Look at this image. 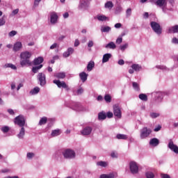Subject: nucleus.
Instances as JSON below:
<instances>
[{
    "mask_svg": "<svg viewBox=\"0 0 178 178\" xmlns=\"http://www.w3.org/2000/svg\"><path fill=\"white\" fill-rule=\"evenodd\" d=\"M15 124H17L21 127L19 134L17 135V137L20 140L24 138V135L26 134V129H24V126L26 124V119L23 115H19L14 119Z\"/></svg>",
    "mask_w": 178,
    "mask_h": 178,
    "instance_id": "f257e3e1",
    "label": "nucleus"
},
{
    "mask_svg": "<svg viewBox=\"0 0 178 178\" xmlns=\"http://www.w3.org/2000/svg\"><path fill=\"white\" fill-rule=\"evenodd\" d=\"M33 56V54L31 52L26 51H23L20 54V61L19 63L22 67L31 66L32 63L30 60V58Z\"/></svg>",
    "mask_w": 178,
    "mask_h": 178,
    "instance_id": "f03ea898",
    "label": "nucleus"
},
{
    "mask_svg": "<svg viewBox=\"0 0 178 178\" xmlns=\"http://www.w3.org/2000/svg\"><path fill=\"white\" fill-rule=\"evenodd\" d=\"M63 155L65 159H74V158H76V152L70 149L64 150L63 152Z\"/></svg>",
    "mask_w": 178,
    "mask_h": 178,
    "instance_id": "7ed1b4c3",
    "label": "nucleus"
},
{
    "mask_svg": "<svg viewBox=\"0 0 178 178\" xmlns=\"http://www.w3.org/2000/svg\"><path fill=\"white\" fill-rule=\"evenodd\" d=\"M151 133H152L151 129L146 127H143L142 129H140V138L144 140L145 138L149 137V134H151Z\"/></svg>",
    "mask_w": 178,
    "mask_h": 178,
    "instance_id": "20e7f679",
    "label": "nucleus"
},
{
    "mask_svg": "<svg viewBox=\"0 0 178 178\" xmlns=\"http://www.w3.org/2000/svg\"><path fill=\"white\" fill-rule=\"evenodd\" d=\"M150 26L152 29V30L156 33V34H162V29H161V25L158 24V22H152L150 23Z\"/></svg>",
    "mask_w": 178,
    "mask_h": 178,
    "instance_id": "39448f33",
    "label": "nucleus"
},
{
    "mask_svg": "<svg viewBox=\"0 0 178 178\" xmlns=\"http://www.w3.org/2000/svg\"><path fill=\"white\" fill-rule=\"evenodd\" d=\"M53 83L54 84H56V86H57V87H58V88H65V90L67 91H69V90H70V88L66 84V82H65V81H60L59 80H54Z\"/></svg>",
    "mask_w": 178,
    "mask_h": 178,
    "instance_id": "423d86ee",
    "label": "nucleus"
},
{
    "mask_svg": "<svg viewBox=\"0 0 178 178\" xmlns=\"http://www.w3.org/2000/svg\"><path fill=\"white\" fill-rule=\"evenodd\" d=\"M129 169L132 175H136V173H138V165H137V163L134 161H131L129 163Z\"/></svg>",
    "mask_w": 178,
    "mask_h": 178,
    "instance_id": "0eeeda50",
    "label": "nucleus"
},
{
    "mask_svg": "<svg viewBox=\"0 0 178 178\" xmlns=\"http://www.w3.org/2000/svg\"><path fill=\"white\" fill-rule=\"evenodd\" d=\"M38 79L39 81L40 86H45V84H47V78L45 76V74L40 72L38 74Z\"/></svg>",
    "mask_w": 178,
    "mask_h": 178,
    "instance_id": "6e6552de",
    "label": "nucleus"
},
{
    "mask_svg": "<svg viewBox=\"0 0 178 178\" xmlns=\"http://www.w3.org/2000/svg\"><path fill=\"white\" fill-rule=\"evenodd\" d=\"M113 114L118 119H120L122 118V110H120V107H119V106H113Z\"/></svg>",
    "mask_w": 178,
    "mask_h": 178,
    "instance_id": "1a4fd4ad",
    "label": "nucleus"
},
{
    "mask_svg": "<svg viewBox=\"0 0 178 178\" xmlns=\"http://www.w3.org/2000/svg\"><path fill=\"white\" fill-rule=\"evenodd\" d=\"M155 5L159 6L160 8H162L163 12H166V10H165V8H166V5H168L166 0H157L155 2Z\"/></svg>",
    "mask_w": 178,
    "mask_h": 178,
    "instance_id": "9d476101",
    "label": "nucleus"
},
{
    "mask_svg": "<svg viewBox=\"0 0 178 178\" xmlns=\"http://www.w3.org/2000/svg\"><path fill=\"white\" fill-rule=\"evenodd\" d=\"M50 23L51 24H56L58 23V14L55 12L50 13Z\"/></svg>",
    "mask_w": 178,
    "mask_h": 178,
    "instance_id": "9b49d317",
    "label": "nucleus"
},
{
    "mask_svg": "<svg viewBox=\"0 0 178 178\" xmlns=\"http://www.w3.org/2000/svg\"><path fill=\"white\" fill-rule=\"evenodd\" d=\"M168 148H170L172 152H175V154H178V147L173 143V140H170L168 143Z\"/></svg>",
    "mask_w": 178,
    "mask_h": 178,
    "instance_id": "f8f14e48",
    "label": "nucleus"
},
{
    "mask_svg": "<svg viewBox=\"0 0 178 178\" xmlns=\"http://www.w3.org/2000/svg\"><path fill=\"white\" fill-rule=\"evenodd\" d=\"M92 131V127H86L81 130V134H82V136H90Z\"/></svg>",
    "mask_w": 178,
    "mask_h": 178,
    "instance_id": "ddd939ff",
    "label": "nucleus"
},
{
    "mask_svg": "<svg viewBox=\"0 0 178 178\" xmlns=\"http://www.w3.org/2000/svg\"><path fill=\"white\" fill-rule=\"evenodd\" d=\"M22 48H23L22 42H17L14 44L13 51H14V52H17V51H20Z\"/></svg>",
    "mask_w": 178,
    "mask_h": 178,
    "instance_id": "4468645a",
    "label": "nucleus"
},
{
    "mask_svg": "<svg viewBox=\"0 0 178 178\" xmlns=\"http://www.w3.org/2000/svg\"><path fill=\"white\" fill-rule=\"evenodd\" d=\"M42 62H44V58L42 57H38L36 58H35L33 61V63L34 65V66H40V65H42L41 63H42Z\"/></svg>",
    "mask_w": 178,
    "mask_h": 178,
    "instance_id": "2eb2a0df",
    "label": "nucleus"
},
{
    "mask_svg": "<svg viewBox=\"0 0 178 178\" xmlns=\"http://www.w3.org/2000/svg\"><path fill=\"white\" fill-rule=\"evenodd\" d=\"M73 52H74V49L70 47L67 49V51L63 54V58H69V56H70Z\"/></svg>",
    "mask_w": 178,
    "mask_h": 178,
    "instance_id": "dca6fc26",
    "label": "nucleus"
},
{
    "mask_svg": "<svg viewBox=\"0 0 178 178\" xmlns=\"http://www.w3.org/2000/svg\"><path fill=\"white\" fill-rule=\"evenodd\" d=\"M168 33L170 34H175L176 33H178V25H175L168 28Z\"/></svg>",
    "mask_w": 178,
    "mask_h": 178,
    "instance_id": "f3484780",
    "label": "nucleus"
},
{
    "mask_svg": "<svg viewBox=\"0 0 178 178\" xmlns=\"http://www.w3.org/2000/svg\"><path fill=\"white\" fill-rule=\"evenodd\" d=\"M163 99V93H162V92H157L156 93V102H162Z\"/></svg>",
    "mask_w": 178,
    "mask_h": 178,
    "instance_id": "a211bd4d",
    "label": "nucleus"
},
{
    "mask_svg": "<svg viewBox=\"0 0 178 178\" xmlns=\"http://www.w3.org/2000/svg\"><path fill=\"white\" fill-rule=\"evenodd\" d=\"M79 77L83 83H86V81H87V78L88 77V75L85 72H82L79 74Z\"/></svg>",
    "mask_w": 178,
    "mask_h": 178,
    "instance_id": "6ab92c4d",
    "label": "nucleus"
},
{
    "mask_svg": "<svg viewBox=\"0 0 178 178\" xmlns=\"http://www.w3.org/2000/svg\"><path fill=\"white\" fill-rule=\"evenodd\" d=\"M97 20H99V22H109V17L104 15H98L97 16Z\"/></svg>",
    "mask_w": 178,
    "mask_h": 178,
    "instance_id": "aec40b11",
    "label": "nucleus"
},
{
    "mask_svg": "<svg viewBox=\"0 0 178 178\" xmlns=\"http://www.w3.org/2000/svg\"><path fill=\"white\" fill-rule=\"evenodd\" d=\"M149 145L152 147H158L159 145V140L158 138H152L149 141Z\"/></svg>",
    "mask_w": 178,
    "mask_h": 178,
    "instance_id": "412c9836",
    "label": "nucleus"
},
{
    "mask_svg": "<svg viewBox=\"0 0 178 178\" xmlns=\"http://www.w3.org/2000/svg\"><path fill=\"white\" fill-rule=\"evenodd\" d=\"M112 58V54H106L103 56L102 63H106V62L109 61V59Z\"/></svg>",
    "mask_w": 178,
    "mask_h": 178,
    "instance_id": "4be33fe9",
    "label": "nucleus"
},
{
    "mask_svg": "<svg viewBox=\"0 0 178 178\" xmlns=\"http://www.w3.org/2000/svg\"><path fill=\"white\" fill-rule=\"evenodd\" d=\"M62 134V131L60 129H55L51 131V137H58V136H60Z\"/></svg>",
    "mask_w": 178,
    "mask_h": 178,
    "instance_id": "5701e85b",
    "label": "nucleus"
},
{
    "mask_svg": "<svg viewBox=\"0 0 178 178\" xmlns=\"http://www.w3.org/2000/svg\"><path fill=\"white\" fill-rule=\"evenodd\" d=\"M95 66V63H94V61H90L87 65L88 72H91V70L94 69Z\"/></svg>",
    "mask_w": 178,
    "mask_h": 178,
    "instance_id": "b1692460",
    "label": "nucleus"
},
{
    "mask_svg": "<svg viewBox=\"0 0 178 178\" xmlns=\"http://www.w3.org/2000/svg\"><path fill=\"white\" fill-rule=\"evenodd\" d=\"M100 30H101L102 33H109V31H111V30H112V29L111 28V26H102L101 27Z\"/></svg>",
    "mask_w": 178,
    "mask_h": 178,
    "instance_id": "393cba45",
    "label": "nucleus"
},
{
    "mask_svg": "<svg viewBox=\"0 0 178 178\" xmlns=\"http://www.w3.org/2000/svg\"><path fill=\"white\" fill-rule=\"evenodd\" d=\"M54 77L56 79H65L66 77V73L65 72H58L54 74Z\"/></svg>",
    "mask_w": 178,
    "mask_h": 178,
    "instance_id": "a878e982",
    "label": "nucleus"
},
{
    "mask_svg": "<svg viewBox=\"0 0 178 178\" xmlns=\"http://www.w3.org/2000/svg\"><path fill=\"white\" fill-rule=\"evenodd\" d=\"M105 48L109 49H115L116 44H115V42H111L105 46Z\"/></svg>",
    "mask_w": 178,
    "mask_h": 178,
    "instance_id": "bb28decb",
    "label": "nucleus"
},
{
    "mask_svg": "<svg viewBox=\"0 0 178 178\" xmlns=\"http://www.w3.org/2000/svg\"><path fill=\"white\" fill-rule=\"evenodd\" d=\"M116 138H118V140H127L129 137L127 136V135L118 134L116 136Z\"/></svg>",
    "mask_w": 178,
    "mask_h": 178,
    "instance_id": "cd10ccee",
    "label": "nucleus"
},
{
    "mask_svg": "<svg viewBox=\"0 0 178 178\" xmlns=\"http://www.w3.org/2000/svg\"><path fill=\"white\" fill-rule=\"evenodd\" d=\"M74 111H83V106H81V104L80 103H75L74 104Z\"/></svg>",
    "mask_w": 178,
    "mask_h": 178,
    "instance_id": "c85d7f7f",
    "label": "nucleus"
},
{
    "mask_svg": "<svg viewBox=\"0 0 178 178\" xmlns=\"http://www.w3.org/2000/svg\"><path fill=\"white\" fill-rule=\"evenodd\" d=\"M40 92V88L35 87L30 91L31 95H35Z\"/></svg>",
    "mask_w": 178,
    "mask_h": 178,
    "instance_id": "c756f323",
    "label": "nucleus"
},
{
    "mask_svg": "<svg viewBox=\"0 0 178 178\" xmlns=\"http://www.w3.org/2000/svg\"><path fill=\"white\" fill-rule=\"evenodd\" d=\"M131 69H134L135 72H140V70H141V65L138 64H133L131 65Z\"/></svg>",
    "mask_w": 178,
    "mask_h": 178,
    "instance_id": "7c9ffc66",
    "label": "nucleus"
},
{
    "mask_svg": "<svg viewBox=\"0 0 178 178\" xmlns=\"http://www.w3.org/2000/svg\"><path fill=\"white\" fill-rule=\"evenodd\" d=\"M99 120H105L106 119V113L105 112H101L98 115Z\"/></svg>",
    "mask_w": 178,
    "mask_h": 178,
    "instance_id": "2f4dec72",
    "label": "nucleus"
},
{
    "mask_svg": "<svg viewBox=\"0 0 178 178\" xmlns=\"http://www.w3.org/2000/svg\"><path fill=\"white\" fill-rule=\"evenodd\" d=\"M42 65H40L38 66H35L32 67V72L33 73H38V70L40 69H42Z\"/></svg>",
    "mask_w": 178,
    "mask_h": 178,
    "instance_id": "473e14b6",
    "label": "nucleus"
},
{
    "mask_svg": "<svg viewBox=\"0 0 178 178\" xmlns=\"http://www.w3.org/2000/svg\"><path fill=\"white\" fill-rule=\"evenodd\" d=\"M100 178H115V175L113 173H111L108 175L103 174L100 175Z\"/></svg>",
    "mask_w": 178,
    "mask_h": 178,
    "instance_id": "72a5a7b5",
    "label": "nucleus"
},
{
    "mask_svg": "<svg viewBox=\"0 0 178 178\" xmlns=\"http://www.w3.org/2000/svg\"><path fill=\"white\" fill-rule=\"evenodd\" d=\"M104 8L106 9H112V8H113V3H112V1H107L104 5Z\"/></svg>",
    "mask_w": 178,
    "mask_h": 178,
    "instance_id": "f704fd0d",
    "label": "nucleus"
},
{
    "mask_svg": "<svg viewBox=\"0 0 178 178\" xmlns=\"http://www.w3.org/2000/svg\"><path fill=\"white\" fill-rule=\"evenodd\" d=\"M47 117H43L40 119V122H39V124L40 126H42V124H47Z\"/></svg>",
    "mask_w": 178,
    "mask_h": 178,
    "instance_id": "c9c22d12",
    "label": "nucleus"
},
{
    "mask_svg": "<svg viewBox=\"0 0 178 178\" xmlns=\"http://www.w3.org/2000/svg\"><path fill=\"white\" fill-rule=\"evenodd\" d=\"M139 98L142 101H148V97L147 96V95L143 93H141L139 95Z\"/></svg>",
    "mask_w": 178,
    "mask_h": 178,
    "instance_id": "e433bc0d",
    "label": "nucleus"
},
{
    "mask_svg": "<svg viewBox=\"0 0 178 178\" xmlns=\"http://www.w3.org/2000/svg\"><path fill=\"white\" fill-rule=\"evenodd\" d=\"M97 165L98 166H102V168H106V166H108V163L105 161H99L97 163Z\"/></svg>",
    "mask_w": 178,
    "mask_h": 178,
    "instance_id": "4c0bfd02",
    "label": "nucleus"
},
{
    "mask_svg": "<svg viewBox=\"0 0 178 178\" xmlns=\"http://www.w3.org/2000/svg\"><path fill=\"white\" fill-rule=\"evenodd\" d=\"M9 130H10V128L8 126H3V127L1 128V131L3 133H8Z\"/></svg>",
    "mask_w": 178,
    "mask_h": 178,
    "instance_id": "58836bf2",
    "label": "nucleus"
},
{
    "mask_svg": "<svg viewBox=\"0 0 178 178\" xmlns=\"http://www.w3.org/2000/svg\"><path fill=\"white\" fill-rule=\"evenodd\" d=\"M5 66L6 67H10V69H13V70H16L17 69V67L12 63H7L5 65Z\"/></svg>",
    "mask_w": 178,
    "mask_h": 178,
    "instance_id": "ea45409f",
    "label": "nucleus"
},
{
    "mask_svg": "<svg viewBox=\"0 0 178 178\" xmlns=\"http://www.w3.org/2000/svg\"><path fill=\"white\" fill-rule=\"evenodd\" d=\"M132 86L133 88L136 90V91H140V85H138V83H137L136 82H133Z\"/></svg>",
    "mask_w": 178,
    "mask_h": 178,
    "instance_id": "a19ab883",
    "label": "nucleus"
},
{
    "mask_svg": "<svg viewBox=\"0 0 178 178\" xmlns=\"http://www.w3.org/2000/svg\"><path fill=\"white\" fill-rule=\"evenodd\" d=\"M104 100L106 101V102L109 103L111 102L112 101V97H111V95H106L104 96Z\"/></svg>",
    "mask_w": 178,
    "mask_h": 178,
    "instance_id": "79ce46f5",
    "label": "nucleus"
},
{
    "mask_svg": "<svg viewBox=\"0 0 178 178\" xmlns=\"http://www.w3.org/2000/svg\"><path fill=\"white\" fill-rule=\"evenodd\" d=\"M6 17L3 15L1 19H0V26H3L5 23H6Z\"/></svg>",
    "mask_w": 178,
    "mask_h": 178,
    "instance_id": "37998d69",
    "label": "nucleus"
},
{
    "mask_svg": "<svg viewBox=\"0 0 178 178\" xmlns=\"http://www.w3.org/2000/svg\"><path fill=\"white\" fill-rule=\"evenodd\" d=\"M150 117L152 119H156V118H159V113H151Z\"/></svg>",
    "mask_w": 178,
    "mask_h": 178,
    "instance_id": "c03bdc74",
    "label": "nucleus"
},
{
    "mask_svg": "<svg viewBox=\"0 0 178 178\" xmlns=\"http://www.w3.org/2000/svg\"><path fill=\"white\" fill-rule=\"evenodd\" d=\"M146 177L147 178H154V177H155V175H154V173H152L151 172H148L146 173Z\"/></svg>",
    "mask_w": 178,
    "mask_h": 178,
    "instance_id": "a18cd8bd",
    "label": "nucleus"
},
{
    "mask_svg": "<svg viewBox=\"0 0 178 178\" xmlns=\"http://www.w3.org/2000/svg\"><path fill=\"white\" fill-rule=\"evenodd\" d=\"M129 47V44L126 43L124 44H122L120 47V49H121V51H124L125 49H127V48Z\"/></svg>",
    "mask_w": 178,
    "mask_h": 178,
    "instance_id": "49530a36",
    "label": "nucleus"
},
{
    "mask_svg": "<svg viewBox=\"0 0 178 178\" xmlns=\"http://www.w3.org/2000/svg\"><path fill=\"white\" fill-rule=\"evenodd\" d=\"M17 34L16 31H12L8 33L9 37H15Z\"/></svg>",
    "mask_w": 178,
    "mask_h": 178,
    "instance_id": "de8ad7c7",
    "label": "nucleus"
},
{
    "mask_svg": "<svg viewBox=\"0 0 178 178\" xmlns=\"http://www.w3.org/2000/svg\"><path fill=\"white\" fill-rule=\"evenodd\" d=\"M34 153H33V152H29V153H27V155H26V156H27V158L29 159H31V158H34Z\"/></svg>",
    "mask_w": 178,
    "mask_h": 178,
    "instance_id": "09e8293b",
    "label": "nucleus"
},
{
    "mask_svg": "<svg viewBox=\"0 0 178 178\" xmlns=\"http://www.w3.org/2000/svg\"><path fill=\"white\" fill-rule=\"evenodd\" d=\"M157 69H161V70H166V66L165 65H156Z\"/></svg>",
    "mask_w": 178,
    "mask_h": 178,
    "instance_id": "8fccbe9b",
    "label": "nucleus"
},
{
    "mask_svg": "<svg viewBox=\"0 0 178 178\" xmlns=\"http://www.w3.org/2000/svg\"><path fill=\"white\" fill-rule=\"evenodd\" d=\"M106 115L107 118H108V119H111V118H113V113L112 112H108Z\"/></svg>",
    "mask_w": 178,
    "mask_h": 178,
    "instance_id": "3c124183",
    "label": "nucleus"
},
{
    "mask_svg": "<svg viewBox=\"0 0 178 178\" xmlns=\"http://www.w3.org/2000/svg\"><path fill=\"white\" fill-rule=\"evenodd\" d=\"M88 47L89 48H92V47H94V42H92V40H90L88 43Z\"/></svg>",
    "mask_w": 178,
    "mask_h": 178,
    "instance_id": "603ef678",
    "label": "nucleus"
},
{
    "mask_svg": "<svg viewBox=\"0 0 178 178\" xmlns=\"http://www.w3.org/2000/svg\"><path fill=\"white\" fill-rule=\"evenodd\" d=\"M123 41V38H118L117 40H116V44H122Z\"/></svg>",
    "mask_w": 178,
    "mask_h": 178,
    "instance_id": "864d4df0",
    "label": "nucleus"
},
{
    "mask_svg": "<svg viewBox=\"0 0 178 178\" xmlns=\"http://www.w3.org/2000/svg\"><path fill=\"white\" fill-rule=\"evenodd\" d=\"M126 13H127V16H131V8H128L127 10Z\"/></svg>",
    "mask_w": 178,
    "mask_h": 178,
    "instance_id": "5fc2aeb1",
    "label": "nucleus"
},
{
    "mask_svg": "<svg viewBox=\"0 0 178 178\" xmlns=\"http://www.w3.org/2000/svg\"><path fill=\"white\" fill-rule=\"evenodd\" d=\"M83 92H84V89H83V88H80L77 90V94H78V95L83 94Z\"/></svg>",
    "mask_w": 178,
    "mask_h": 178,
    "instance_id": "6e6d98bb",
    "label": "nucleus"
},
{
    "mask_svg": "<svg viewBox=\"0 0 178 178\" xmlns=\"http://www.w3.org/2000/svg\"><path fill=\"white\" fill-rule=\"evenodd\" d=\"M8 112L10 115H15V111L12 108L8 109Z\"/></svg>",
    "mask_w": 178,
    "mask_h": 178,
    "instance_id": "4d7b16f0",
    "label": "nucleus"
},
{
    "mask_svg": "<svg viewBox=\"0 0 178 178\" xmlns=\"http://www.w3.org/2000/svg\"><path fill=\"white\" fill-rule=\"evenodd\" d=\"M114 27H115V29H120V27H122V24H120V23H117V24H115Z\"/></svg>",
    "mask_w": 178,
    "mask_h": 178,
    "instance_id": "13d9d810",
    "label": "nucleus"
},
{
    "mask_svg": "<svg viewBox=\"0 0 178 178\" xmlns=\"http://www.w3.org/2000/svg\"><path fill=\"white\" fill-rule=\"evenodd\" d=\"M56 47H58V44H57V43H54V44H53L50 47V49H55V48H56Z\"/></svg>",
    "mask_w": 178,
    "mask_h": 178,
    "instance_id": "bf43d9fd",
    "label": "nucleus"
},
{
    "mask_svg": "<svg viewBox=\"0 0 178 178\" xmlns=\"http://www.w3.org/2000/svg\"><path fill=\"white\" fill-rule=\"evenodd\" d=\"M79 45H80V42L78 39H76L74 42V47H79Z\"/></svg>",
    "mask_w": 178,
    "mask_h": 178,
    "instance_id": "052dcab7",
    "label": "nucleus"
},
{
    "mask_svg": "<svg viewBox=\"0 0 178 178\" xmlns=\"http://www.w3.org/2000/svg\"><path fill=\"white\" fill-rule=\"evenodd\" d=\"M19 13V8L13 10V15H17Z\"/></svg>",
    "mask_w": 178,
    "mask_h": 178,
    "instance_id": "680f3d73",
    "label": "nucleus"
},
{
    "mask_svg": "<svg viewBox=\"0 0 178 178\" xmlns=\"http://www.w3.org/2000/svg\"><path fill=\"white\" fill-rule=\"evenodd\" d=\"M161 129H162V127H161V125H159L157 127L154 129V131H159Z\"/></svg>",
    "mask_w": 178,
    "mask_h": 178,
    "instance_id": "e2e57ef3",
    "label": "nucleus"
},
{
    "mask_svg": "<svg viewBox=\"0 0 178 178\" xmlns=\"http://www.w3.org/2000/svg\"><path fill=\"white\" fill-rule=\"evenodd\" d=\"M173 44H178V39L177 38H174L172 39Z\"/></svg>",
    "mask_w": 178,
    "mask_h": 178,
    "instance_id": "0e129e2a",
    "label": "nucleus"
},
{
    "mask_svg": "<svg viewBox=\"0 0 178 178\" xmlns=\"http://www.w3.org/2000/svg\"><path fill=\"white\" fill-rule=\"evenodd\" d=\"M64 19H67L69 17V13H65L63 14Z\"/></svg>",
    "mask_w": 178,
    "mask_h": 178,
    "instance_id": "69168bd1",
    "label": "nucleus"
},
{
    "mask_svg": "<svg viewBox=\"0 0 178 178\" xmlns=\"http://www.w3.org/2000/svg\"><path fill=\"white\" fill-rule=\"evenodd\" d=\"M118 65H124V60H120L119 61H118Z\"/></svg>",
    "mask_w": 178,
    "mask_h": 178,
    "instance_id": "338daca9",
    "label": "nucleus"
},
{
    "mask_svg": "<svg viewBox=\"0 0 178 178\" xmlns=\"http://www.w3.org/2000/svg\"><path fill=\"white\" fill-rule=\"evenodd\" d=\"M22 87H23V83H19L17 88V90L19 91Z\"/></svg>",
    "mask_w": 178,
    "mask_h": 178,
    "instance_id": "774afa93",
    "label": "nucleus"
}]
</instances>
